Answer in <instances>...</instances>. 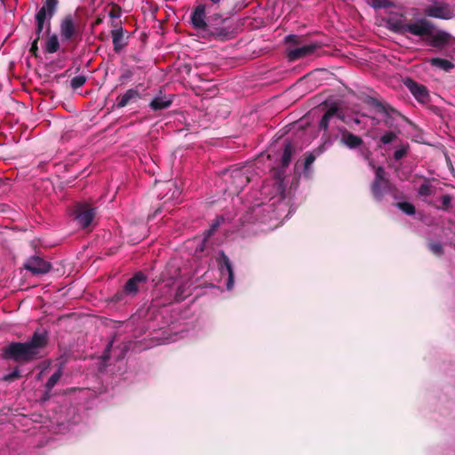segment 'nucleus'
<instances>
[{
  "instance_id": "obj_1",
  "label": "nucleus",
  "mask_w": 455,
  "mask_h": 455,
  "mask_svg": "<svg viewBox=\"0 0 455 455\" xmlns=\"http://www.w3.org/2000/svg\"><path fill=\"white\" fill-rule=\"evenodd\" d=\"M207 1L208 3L201 2L194 7L190 14L192 27L202 38L208 41L226 42L233 39L235 33L230 24L229 16H224L220 12L210 13L220 7L222 0Z\"/></svg>"
},
{
  "instance_id": "obj_2",
  "label": "nucleus",
  "mask_w": 455,
  "mask_h": 455,
  "mask_svg": "<svg viewBox=\"0 0 455 455\" xmlns=\"http://www.w3.org/2000/svg\"><path fill=\"white\" fill-rule=\"evenodd\" d=\"M49 336L46 331H36L32 337L25 342L12 341L2 349L4 360L12 361L18 365H24L43 357L44 349L47 347Z\"/></svg>"
},
{
  "instance_id": "obj_3",
  "label": "nucleus",
  "mask_w": 455,
  "mask_h": 455,
  "mask_svg": "<svg viewBox=\"0 0 455 455\" xmlns=\"http://www.w3.org/2000/svg\"><path fill=\"white\" fill-rule=\"evenodd\" d=\"M295 151V147L291 141H285L283 145V151L280 158V165L273 168L272 176L275 179V185L277 190L283 193L285 190L284 179L286 168L291 164V156Z\"/></svg>"
},
{
  "instance_id": "obj_4",
  "label": "nucleus",
  "mask_w": 455,
  "mask_h": 455,
  "mask_svg": "<svg viewBox=\"0 0 455 455\" xmlns=\"http://www.w3.org/2000/svg\"><path fill=\"white\" fill-rule=\"evenodd\" d=\"M371 191L375 200L381 201L385 193H396L398 189L387 178L384 167L378 166L375 168V176L371 185Z\"/></svg>"
},
{
  "instance_id": "obj_5",
  "label": "nucleus",
  "mask_w": 455,
  "mask_h": 455,
  "mask_svg": "<svg viewBox=\"0 0 455 455\" xmlns=\"http://www.w3.org/2000/svg\"><path fill=\"white\" fill-rule=\"evenodd\" d=\"M60 33L63 42H78L81 40L82 28L71 14H68L60 20Z\"/></svg>"
},
{
  "instance_id": "obj_6",
  "label": "nucleus",
  "mask_w": 455,
  "mask_h": 455,
  "mask_svg": "<svg viewBox=\"0 0 455 455\" xmlns=\"http://www.w3.org/2000/svg\"><path fill=\"white\" fill-rule=\"evenodd\" d=\"M72 215L82 228H86L95 218L96 208L85 203H76L73 207Z\"/></svg>"
},
{
  "instance_id": "obj_7",
  "label": "nucleus",
  "mask_w": 455,
  "mask_h": 455,
  "mask_svg": "<svg viewBox=\"0 0 455 455\" xmlns=\"http://www.w3.org/2000/svg\"><path fill=\"white\" fill-rule=\"evenodd\" d=\"M403 83L418 102L427 104L430 101V95L427 86L416 82L411 77H405Z\"/></svg>"
},
{
  "instance_id": "obj_8",
  "label": "nucleus",
  "mask_w": 455,
  "mask_h": 455,
  "mask_svg": "<svg viewBox=\"0 0 455 455\" xmlns=\"http://www.w3.org/2000/svg\"><path fill=\"white\" fill-rule=\"evenodd\" d=\"M23 267L31 272L34 275H40L49 273L52 268V265L43 258L35 255L27 259L23 264Z\"/></svg>"
},
{
  "instance_id": "obj_9",
  "label": "nucleus",
  "mask_w": 455,
  "mask_h": 455,
  "mask_svg": "<svg viewBox=\"0 0 455 455\" xmlns=\"http://www.w3.org/2000/svg\"><path fill=\"white\" fill-rule=\"evenodd\" d=\"M367 103L375 108L379 113H382L387 116L385 123L387 126L392 125V124L389 122V119L393 118L394 116L404 118V116L397 109L393 108L387 102L380 101L376 98L370 97L367 100Z\"/></svg>"
},
{
  "instance_id": "obj_10",
  "label": "nucleus",
  "mask_w": 455,
  "mask_h": 455,
  "mask_svg": "<svg viewBox=\"0 0 455 455\" xmlns=\"http://www.w3.org/2000/svg\"><path fill=\"white\" fill-rule=\"evenodd\" d=\"M322 46V44L319 42H313L308 44H305L302 46H299L296 48H288L287 49V57L290 61H294L299 59H303L313 54L317 49Z\"/></svg>"
},
{
  "instance_id": "obj_11",
  "label": "nucleus",
  "mask_w": 455,
  "mask_h": 455,
  "mask_svg": "<svg viewBox=\"0 0 455 455\" xmlns=\"http://www.w3.org/2000/svg\"><path fill=\"white\" fill-rule=\"evenodd\" d=\"M113 43V51L120 54L129 44L130 34L123 27H118L110 31Z\"/></svg>"
},
{
  "instance_id": "obj_12",
  "label": "nucleus",
  "mask_w": 455,
  "mask_h": 455,
  "mask_svg": "<svg viewBox=\"0 0 455 455\" xmlns=\"http://www.w3.org/2000/svg\"><path fill=\"white\" fill-rule=\"evenodd\" d=\"M407 30L408 33L413 36L428 38L432 32L435 31V27L431 21L426 19H419L415 22L408 23Z\"/></svg>"
},
{
  "instance_id": "obj_13",
  "label": "nucleus",
  "mask_w": 455,
  "mask_h": 455,
  "mask_svg": "<svg viewBox=\"0 0 455 455\" xmlns=\"http://www.w3.org/2000/svg\"><path fill=\"white\" fill-rule=\"evenodd\" d=\"M147 282L148 276L142 271H138L125 283L124 292L133 298L138 293L140 285L146 284Z\"/></svg>"
},
{
  "instance_id": "obj_14",
  "label": "nucleus",
  "mask_w": 455,
  "mask_h": 455,
  "mask_svg": "<svg viewBox=\"0 0 455 455\" xmlns=\"http://www.w3.org/2000/svg\"><path fill=\"white\" fill-rule=\"evenodd\" d=\"M453 39L452 36L443 30H438L435 33L433 31L428 38H426V44L436 49H443L448 45Z\"/></svg>"
},
{
  "instance_id": "obj_15",
  "label": "nucleus",
  "mask_w": 455,
  "mask_h": 455,
  "mask_svg": "<svg viewBox=\"0 0 455 455\" xmlns=\"http://www.w3.org/2000/svg\"><path fill=\"white\" fill-rule=\"evenodd\" d=\"M141 98L138 88H130L124 94L118 95L113 108H123L130 104L137 102Z\"/></svg>"
},
{
  "instance_id": "obj_16",
  "label": "nucleus",
  "mask_w": 455,
  "mask_h": 455,
  "mask_svg": "<svg viewBox=\"0 0 455 455\" xmlns=\"http://www.w3.org/2000/svg\"><path fill=\"white\" fill-rule=\"evenodd\" d=\"M425 14L428 17L442 20H450L453 17V12L446 4L427 6L425 10Z\"/></svg>"
},
{
  "instance_id": "obj_17",
  "label": "nucleus",
  "mask_w": 455,
  "mask_h": 455,
  "mask_svg": "<svg viewBox=\"0 0 455 455\" xmlns=\"http://www.w3.org/2000/svg\"><path fill=\"white\" fill-rule=\"evenodd\" d=\"M218 262L221 272H223L224 269H226V271L228 272V278L227 281V289L231 290L234 286L235 273L229 258L226 255V253L223 251L220 252Z\"/></svg>"
},
{
  "instance_id": "obj_18",
  "label": "nucleus",
  "mask_w": 455,
  "mask_h": 455,
  "mask_svg": "<svg viewBox=\"0 0 455 455\" xmlns=\"http://www.w3.org/2000/svg\"><path fill=\"white\" fill-rule=\"evenodd\" d=\"M58 0H45L43 6L38 10L36 15L44 14V20H47V34L51 31V20L54 16L58 8Z\"/></svg>"
},
{
  "instance_id": "obj_19",
  "label": "nucleus",
  "mask_w": 455,
  "mask_h": 455,
  "mask_svg": "<svg viewBox=\"0 0 455 455\" xmlns=\"http://www.w3.org/2000/svg\"><path fill=\"white\" fill-rule=\"evenodd\" d=\"M341 119L342 114L339 108L336 105H331L323 114L319 122V130L326 132L329 127L330 122L333 119Z\"/></svg>"
},
{
  "instance_id": "obj_20",
  "label": "nucleus",
  "mask_w": 455,
  "mask_h": 455,
  "mask_svg": "<svg viewBox=\"0 0 455 455\" xmlns=\"http://www.w3.org/2000/svg\"><path fill=\"white\" fill-rule=\"evenodd\" d=\"M340 143L349 149H356L362 147L364 142L360 136L345 129L341 132Z\"/></svg>"
},
{
  "instance_id": "obj_21",
  "label": "nucleus",
  "mask_w": 455,
  "mask_h": 455,
  "mask_svg": "<svg viewBox=\"0 0 455 455\" xmlns=\"http://www.w3.org/2000/svg\"><path fill=\"white\" fill-rule=\"evenodd\" d=\"M230 179L232 185L237 191L243 190V188L250 182L249 175L243 170L239 169L232 171Z\"/></svg>"
},
{
  "instance_id": "obj_22",
  "label": "nucleus",
  "mask_w": 455,
  "mask_h": 455,
  "mask_svg": "<svg viewBox=\"0 0 455 455\" xmlns=\"http://www.w3.org/2000/svg\"><path fill=\"white\" fill-rule=\"evenodd\" d=\"M172 98H173V95H170L168 98L165 96L164 97L157 96V97H155L149 102L148 106L153 111L164 110V109H166L171 107V105L172 104V101H173Z\"/></svg>"
},
{
  "instance_id": "obj_23",
  "label": "nucleus",
  "mask_w": 455,
  "mask_h": 455,
  "mask_svg": "<svg viewBox=\"0 0 455 455\" xmlns=\"http://www.w3.org/2000/svg\"><path fill=\"white\" fill-rule=\"evenodd\" d=\"M429 63L432 67L438 68L446 72L451 71L454 68V64L451 61L438 57L429 60Z\"/></svg>"
},
{
  "instance_id": "obj_24",
  "label": "nucleus",
  "mask_w": 455,
  "mask_h": 455,
  "mask_svg": "<svg viewBox=\"0 0 455 455\" xmlns=\"http://www.w3.org/2000/svg\"><path fill=\"white\" fill-rule=\"evenodd\" d=\"M45 52L48 53H55L60 49V42L56 34L49 35L45 44Z\"/></svg>"
},
{
  "instance_id": "obj_25",
  "label": "nucleus",
  "mask_w": 455,
  "mask_h": 455,
  "mask_svg": "<svg viewBox=\"0 0 455 455\" xmlns=\"http://www.w3.org/2000/svg\"><path fill=\"white\" fill-rule=\"evenodd\" d=\"M36 40H40L41 34L45 28L47 29V20H44V14L41 13L40 15H36Z\"/></svg>"
},
{
  "instance_id": "obj_26",
  "label": "nucleus",
  "mask_w": 455,
  "mask_h": 455,
  "mask_svg": "<svg viewBox=\"0 0 455 455\" xmlns=\"http://www.w3.org/2000/svg\"><path fill=\"white\" fill-rule=\"evenodd\" d=\"M440 201H441V205H435L432 203H429V204L433 205L437 210L450 212L451 209L452 196L449 194L443 195L442 196H440Z\"/></svg>"
},
{
  "instance_id": "obj_27",
  "label": "nucleus",
  "mask_w": 455,
  "mask_h": 455,
  "mask_svg": "<svg viewBox=\"0 0 455 455\" xmlns=\"http://www.w3.org/2000/svg\"><path fill=\"white\" fill-rule=\"evenodd\" d=\"M423 179H424V183H422L419 186V190H418L419 196H432L434 194V188L430 184V180L427 178H425V177Z\"/></svg>"
},
{
  "instance_id": "obj_28",
  "label": "nucleus",
  "mask_w": 455,
  "mask_h": 455,
  "mask_svg": "<svg viewBox=\"0 0 455 455\" xmlns=\"http://www.w3.org/2000/svg\"><path fill=\"white\" fill-rule=\"evenodd\" d=\"M427 248L436 257H442L444 254L443 245L440 242L429 241Z\"/></svg>"
},
{
  "instance_id": "obj_29",
  "label": "nucleus",
  "mask_w": 455,
  "mask_h": 455,
  "mask_svg": "<svg viewBox=\"0 0 455 455\" xmlns=\"http://www.w3.org/2000/svg\"><path fill=\"white\" fill-rule=\"evenodd\" d=\"M62 374V368L59 367V369L48 379L45 384V388L48 390H52L53 387L57 384V382L60 380Z\"/></svg>"
},
{
  "instance_id": "obj_30",
  "label": "nucleus",
  "mask_w": 455,
  "mask_h": 455,
  "mask_svg": "<svg viewBox=\"0 0 455 455\" xmlns=\"http://www.w3.org/2000/svg\"><path fill=\"white\" fill-rule=\"evenodd\" d=\"M407 27L408 23H404L403 20H395L390 24L392 31L401 35H404L405 33L408 32Z\"/></svg>"
},
{
  "instance_id": "obj_31",
  "label": "nucleus",
  "mask_w": 455,
  "mask_h": 455,
  "mask_svg": "<svg viewBox=\"0 0 455 455\" xmlns=\"http://www.w3.org/2000/svg\"><path fill=\"white\" fill-rule=\"evenodd\" d=\"M395 205L407 215L411 216V215H414L416 212L415 206L411 203L399 202V203H396Z\"/></svg>"
},
{
  "instance_id": "obj_32",
  "label": "nucleus",
  "mask_w": 455,
  "mask_h": 455,
  "mask_svg": "<svg viewBox=\"0 0 455 455\" xmlns=\"http://www.w3.org/2000/svg\"><path fill=\"white\" fill-rule=\"evenodd\" d=\"M134 75V72L132 69L131 68H125V69H123L122 72H121V75L119 76V82H120V84H126L127 83H129L132 76Z\"/></svg>"
},
{
  "instance_id": "obj_33",
  "label": "nucleus",
  "mask_w": 455,
  "mask_h": 455,
  "mask_svg": "<svg viewBox=\"0 0 455 455\" xmlns=\"http://www.w3.org/2000/svg\"><path fill=\"white\" fill-rule=\"evenodd\" d=\"M285 44L299 45L305 42L304 36L288 35L284 37Z\"/></svg>"
},
{
  "instance_id": "obj_34",
  "label": "nucleus",
  "mask_w": 455,
  "mask_h": 455,
  "mask_svg": "<svg viewBox=\"0 0 455 455\" xmlns=\"http://www.w3.org/2000/svg\"><path fill=\"white\" fill-rule=\"evenodd\" d=\"M86 80L87 78L85 76H76L71 79L70 86L73 90L79 89L85 84Z\"/></svg>"
},
{
  "instance_id": "obj_35",
  "label": "nucleus",
  "mask_w": 455,
  "mask_h": 455,
  "mask_svg": "<svg viewBox=\"0 0 455 455\" xmlns=\"http://www.w3.org/2000/svg\"><path fill=\"white\" fill-rule=\"evenodd\" d=\"M409 148H410V146H409L408 143L403 144L399 148H397L395 151V153H394V159L395 161H399L402 158H403L407 155Z\"/></svg>"
},
{
  "instance_id": "obj_36",
  "label": "nucleus",
  "mask_w": 455,
  "mask_h": 455,
  "mask_svg": "<svg viewBox=\"0 0 455 455\" xmlns=\"http://www.w3.org/2000/svg\"><path fill=\"white\" fill-rule=\"evenodd\" d=\"M397 139V134L395 132L389 131L385 132L379 139V141L384 144H389Z\"/></svg>"
},
{
  "instance_id": "obj_37",
  "label": "nucleus",
  "mask_w": 455,
  "mask_h": 455,
  "mask_svg": "<svg viewBox=\"0 0 455 455\" xmlns=\"http://www.w3.org/2000/svg\"><path fill=\"white\" fill-rule=\"evenodd\" d=\"M20 378V371L18 367H16L12 372L9 374H6L4 377V380L7 382L14 381L15 379H18Z\"/></svg>"
},
{
  "instance_id": "obj_38",
  "label": "nucleus",
  "mask_w": 455,
  "mask_h": 455,
  "mask_svg": "<svg viewBox=\"0 0 455 455\" xmlns=\"http://www.w3.org/2000/svg\"><path fill=\"white\" fill-rule=\"evenodd\" d=\"M124 291V287L121 291H116V293L113 296L112 301L114 302H123L125 300L126 297H129V295Z\"/></svg>"
},
{
  "instance_id": "obj_39",
  "label": "nucleus",
  "mask_w": 455,
  "mask_h": 455,
  "mask_svg": "<svg viewBox=\"0 0 455 455\" xmlns=\"http://www.w3.org/2000/svg\"><path fill=\"white\" fill-rule=\"evenodd\" d=\"M315 161V156L313 153H306L305 155V162H304V169L307 171L309 169L311 164Z\"/></svg>"
},
{
  "instance_id": "obj_40",
  "label": "nucleus",
  "mask_w": 455,
  "mask_h": 455,
  "mask_svg": "<svg viewBox=\"0 0 455 455\" xmlns=\"http://www.w3.org/2000/svg\"><path fill=\"white\" fill-rule=\"evenodd\" d=\"M207 243H208L207 240L202 239L200 243L196 248V251H195L196 254L204 252L206 250Z\"/></svg>"
},
{
  "instance_id": "obj_41",
  "label": "nucleus",
  "mask_w": 455,
  "mask_h": 455,
  "mask_svg": "<svg viewBox=\"0 0 455 455\" xmlns=\"http://www.w3.org/2000/svg\"><path fill=\"white\" fill-rule=\"evenodd\" d=\"M38 41L39 40H36V39H34L33 42H32V44H31V47H30V53L35 56V57H37L38 56Z\"/></svg>"
},
{
  "instance_id": "obj_42",
  "label": "nucleus",
  "mask_w": 455,
  "mask_h": 455,
  "mask_svg": "<svg viewBox=\"0 0 455 455\" xmlns=\"http://www.w3.org/2000/svg\"><path fill=\"white\" fill-rule=\"evenodd\" d=\"M223 221L224 218L222 216H217L216 219L212 221L210 228L215 232L216 229L220 227V223Z\"/></svg>"
},
{
  "instance_id": "obj_43",
  "label": "nucleus",
  "mask_w": 455,
  "mask_h": 455,
  "mask_svg": "<svg viewBox=\"0 0 455 455\" xmlns=\"http://www.w3.org/2000/svg\"><path fill=\"white\" fill-rule=\"evenodd\" d=\"M214 231L210 228L204 232L203 239L209 241L210 237L213 235Z\"/></svg>"
},
{
  "instance_id": "obj_44",
  "label": "nucleus",
  "mask_w": 455,
  "mask_h": 455,
  "mask_svg": "<svg viewBox=\"0 0 455 455\" xmlns=\"http://www.w3.org/2000/svg\"><path fill=\"white\" fill-rule=\"evenodd\" d=\"M51 391L52 390L46 389L41 397V401H43V402L48 401L51 398Z\"/></svg>"
},
{
  "instance_id": "obj_45",
  "label": "nucleus",
  "mask_w": 455,
  "mask_h": 455,
  "mask_svg": "<svg viewBox=\"0 0 455 455\" xmlns=\"http://www.w3.org/2000/svg\"><path fill=\"white\" fill-rule=\"evenodd\" d=\"M109 15L113 18H116V17L119 16V13L117 12H116L115 10H111L109 12Z\"/></svg>"
},
{
  "instance_id": "obj_46",
  "label": "nucleus",
  "mask_w": 455,
  "mask_h": 455,
  "mask_svg": "<svg viewBox=\"0 0 455 455\" xmlns=\"http://www.w3.org/2000/svg\"><path fill=\"white\" fill-rule=\"evenodd\" d=\"M100 22V20H96V24H99Z\"/></svg>"
}]
</instances>
